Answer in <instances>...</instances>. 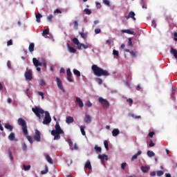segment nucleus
Listing matches in <instances>:
<instances>
[{
	"instance_id": "1",
	"label": "nucleus",
	"mask_w": 177,
	"mask_h": 177,
	"mask_svg": "<svg viewBox=\"0 0 177 177\" xmlns=\"http://www.w3.org/2000/svg\"><path fill=\"white\" fill-rule=\"evenodd\" d=\"M32 111H33L35 113V115L39 118V120H41V115L45 114L44 118L43 120V124L44 125H49L50 122H52V118H50V114L49 112L44 111V109L35 106V108L32 109Z\"/></svg>"
},
{
	"instance_id": "2",
	"label": "nucleus",
	"mask_w": 177,
	"mask_h": 177,
	"mask_svg": "<svg viewBox=\"0 0 177 177\" xmlns=\"http://www.w3.org/2000/svg\"><path fill=\"white\" fill-rule=\"evenodd\" d=\"M91 70L96 77H109V75H110L109 71L97 66L96 64L92 65Z\"/></svg>"
},
{
	"instance_id": "3",
	"label": "nucleus",
	"mask_w": 177,
	"mask_h": 177,
	"mask_svg": "<svg viewBox=\"0 0 177 177\" xmlns=\"http://www.w3.org/2000/svg\"><path fill=\"white\" fill-rule=\"evenodd\" d=\"M64 133V131L60 127L59 122H56L55 129L51 131V135L54 136V140H59L60 139V135Z\"/></svg>"
},
{
	"instance_id": "4",
	"label": "nucleus",
	"mask_w": 177,
	"mask_h": 177,
	"mask_svg": "<svg viewBox=\"0 0 177 177\" xmlns=\"http://www.w3.org/2000/svg\"><path fill=\"white\" fill-rule=\"evenodd\" d=\"M17 122L18 124L21 127L24 135L27 136V135H28V130L27 129V122H26V120L21 118H19L17 120Z\"/></svg>"
},
{
	"instance_id": "5",
	"label": "nucleus",
	"mask_w": 177,
	"mask_h": 177,
	"mask_svg": "<svg viewBox=\"0 0 177 177\" xmlns=\"http://www.w3.org/2000/svg\"><path fill=\"white\" fill-rule=\"evenodd\" d=\"M98 102L99 103H100L104 109H109V107H110V102H109L107 100L104 99L102 97H100L98 98Z\"/></svg>"
},
{
	"instance_id": "6",
	"label": "nucleus",
	"mask_w": 177,
	"mask_h": 177,
	"mask_svg": "<svg viewBox=\"0 0 177 177\" xmlns=\"http://www.w3.org/2000/svg\"><path fill=\"white\" fill-rule=\"evenodd\" d=\"M26 70L24 74L26 81H32V71L28 68Z\"/></svg>"
},
{
	"instance_id": "7",
	"label": "nucleus",
	"mask_w": 177,
	"mask_h": 177,
	"mask_svg": "<svg viewBox=\"0 0 177 177\" xmlns=\"http://www.w3.org/2000/svg\"><path fill=\"white\" fill-rule=\"evenodd\" d=\"M56 81H57V85L59 89L62 91V92H64V87H63V84L62 83V80H60V78H59V77H56Z\"/></svg>"
},
{
	"instance_id": "8",
	"label": "nucleus",
	"mask_w": 177,
	"mask_h": 177,
	"mask_svg": "<svg viewBox=\"0 0 177 177\" xmlns=\"http://www.w3.org/2000/svg\"><path fill=\"white\" fill-rule=\"evenodd\" d=\"M34 140H36V142H41V133L37 129L35 130Z\"/></svg>"
},
{
	"instance_id": "9",
	"label": "nucleus",
	"mask_w": 177,
	"mask_h": 177,
	"mask_svg": "<svg viewBox=\"0 0 177 177\" xmlns=\"http://www.w3.org/2000/svg\"><path fill=\"white\" fill-rule=\"evenodd\" d=\"M136 14L133 12V11H131L127 16H126L127 20L129 19H133V20H136V18L135 17Z\"/></svg>"
},
{
	"instance_id": "10",
	"label": "nucleus",
	"mask_w": 177,
	"mask_h": 177,
	"mask_svg": "<svg viewBox=\"0 0 177 177\" xmlns=\"http://www.w3.org/2000/svg\"><path fill=\"white\" fill-rule=\"evenodd\" d=\"M84 122H86V124H91V122H92V117L90 115L86 114L84 117Z\"/></svg>"
},
{
	"instance_id": "11",
	"label": "nucleus",
	"mask_w": 177,
	"mask_h": 177,
	"mask_svg": "<svg viewBox=\"0 0 177 177\" xmlns=\"http://www.w3.org/2000/svg\"><path fill=\"white\" fill-rule=\"evenodd\" d=\"M75 102L77 103L79 107L82 109V107H84V102H82V100L80 98V97H76Z\"/></svg>"
},
{
	"instance_id": "12",
	"label": "nucleus",
	"mask_w": 177,
	"mask_h": 177,
	"mask_svg": "<svg viewBox=\"0 0 177 177\" xmlns=\"http://www.w3.org/2000/svg\"><path fill=\"white\" fill-rule=\"evenodd\" d=\"M142 154V151H138L136 154H134L131 158V161H135V160H138V156Z\"/></svg>"
},
{
	"instance_id": "13",
	"label": "nucleus",
	"mask_w": 177,
	"mask_h": 177,
	"mask_svg": "<svg viewBox=\"0 0 177 177\" xmlns=\"http://www.w3.org/2000/svg\"><path fill=\"white\" fill-rule=\"evenodd\" d=\"M33 64L35 66V67H38V66H42V63L40 62L37 58L32 59Z\"/></svg>"
},
{
	"instance_id": "14",
	"label": "nucleus",
	"mask_w": 177,
	"mask_h": 177,
	"mask_svg": "<svg viewBox=\"0 0 177 177\" xmlns=\"http://www.w3.org/2000/svg\"><path fill=\"white\" fill-rule=\"evenodd\" d=\"M141 171L144 174H146L150 171V167L149 166H142L141 167Z\"/></svg>"
},
{
	"instance_id": "15",
	"label": "nucleus",
	"mask_w": 177,
	"mask_h": 177,
	"mask_svg": "<svg viewBox=\"0 0 177 177\" xmlns=\"http://www.w3.org/2000/svg\"><path fill=\"white\" fill-rule=\"evenodd\" d=\"M122 32H124L126 34H129L130 35H136V33L129 29H127V30H122Z\"/></svg>"
},
{
	"instance_id": "16",
	"label": "nucleus",
	"mask_w": 177,
	"mask_h": 177,
	"mask_svg": "<svg viewBox=\"0 0 177 177\" xmlns=\"http://www.w3.org/2000/svg\"><path fill=\"white\" fill-rule=\"evenodd\" d=\"M66 124H73V122H74V118H73L72 116L66 117Z\"/></svg>"
},
{
	"instance_id": "17",
	"label": "nucleus",
	"mask_w": 177,
	"mask_h": 177,
	"mask_svg": "<svg viewBox=\"0 0 177 177\" xmlns=\"http://www.w3.org/2000/svg\"><path fill=\"white\" fill-rule=\"evenodd\" d=\"M44 157H46V160L48 161V162H49V164H53V160L52 159V158H50V156H49L48 153H44Z\"/></svg>"
},
{
	"instance_id": "18",
	"label": "nucleus",
	"mask_w": 177,
	"mask_h": 177,
	"mask_svg": "<svg viewBox=\"0 0 177 177\" xmlns=\"http://www.w3.org/2000/svg\"><path fill=\"white\" fill-rule=\"evenodd\" d=\"M35 17H36V21L37 23H41V19H42V15H41L40 13H36Z\"/></svg>"
},
{
	"instance_id": "19",
	"label": "nucleus",
	"mask_w": 177,
	"mask_h": 177,
	"mask_svg": "<svg viewBox=\"0 0 177 177\" xmlns=\"http://www.w3.org/2000/svg\"><path fill=\"white\" fill-rule=\"evenodd\" d=\"M98 158L102 160H106V161L109 160V157L106 154L99 155Z\"/></svg>"
},
{
	"instance_id": "20",
	"label": "nucleus",
	"mask_w": 177,
	"mask_h": 177,
	"mask_svg": "<svg viewBox=\"0 0 177 177\" xmlns=\"http://www.w3.org/2000/svg\"><path fill=\"white\" fill-rule=\"evenodd\" d=\"M170 53L174 55V57L177 59V50L174 48H171Z\"/></svg>"
},
{
	"instance_id": "21",
	"label": "nucleus",
	"mask_w": 177,
	"mask_h": 177,
	"mask_svg": "<svg viewBox=\"0 0 177 177\" xmlns=\"http://www.w3.org/2000/svg\"><path fill=\"white\" fill-rule=\"evenodd\" d=\"M113 136H118L120 135V130L118 129H115L112 131Z\"/></svg>"
},
{
	"instance_id": "22",
	"label": "nucleus",
	"mask_w": 177,
	"mask_h": 177,
	"mask_svg": "<svg viewBox=\"0 0 177 177\" xmlns=\"http://www.w3.org/2000/svg\"><path fill=\"white\" fill-rule=\"evenodd\" d=\"M140 3L142 9H147V3H146V0H141Z\"/></svg>"
},
{
	"instance_id": "23",
	"label": "nucleus",
	"mask_w": 177,
	"mask_h": 177,
	"mask_svg": "<svg viewBox=\"0 0 177 177\" xmlns=\"http://www.w3.org/2000/svg\"><path fill=\"white\" fill-rule=\"evenodd\" d=\"M4 127L6 129H9L10 132H12V131H13V126L9 124V123H6Z\"/></svg>"
},
{
	"instance_id": "24",
	"label": "nucleus",
	"mask_w": 177,
	"mask_h": 177,
	"mask_svg": "<svg viewBox=\"0 0 177 177\" xmlns=\"http://www.w3.org/2000/svg\"><path fill=\"white\" fill-rule=\"evenodd\" d=\"M15 133H10V134L8 136V139L11 142H13V140H15Z\"/></svg>"
},
{
	"instance_id": "25",
	"label": "nucleus",
	"mask_w": 177,
	"mask_h": 177,
	"mask_svg": "<svg viewBox=\"0 0 177 177\" xmlns=\"http://www.w3.org/2000/svg\"><path fill=\"white\" fill-rule=\"evenodd\" d=\"M85 168H87V169H92V165H91V162L89 160H87L85 164Z\"/></svg>"
},
{
	"instance_id": "26",
	"label": "nucleus",
	"mask_w": 177,
	"mask_h": 177,
	"mask_svg": "<svg viewBox=\"0 0 177 177\" xmlns=\"http://www.w3.org/2000/svg\"><path fill=\"white\" fill-rule=\"evenodd\" d=\"M35 45L34 44V43H30L29 45V52L32 53V51L34 50V48H35Z\"/></svg>"
},
{
	"instance_id": "27",
	"label": "nucleus",
	"mask_w": 177,
	"mask_h": 177,
	"mask_svg": "<svg viewBox=\"0 0 177 177\" xmlns=\"http://www.w3.org/2000/svg\"><path fill=\"white\" fill-rule=\"evenodd\" d=\"M68 48L69 52H71V53H75V52H77V50H75V48L70 46V45L68 44Z\"/></svg>"
},
{
	"instance_id": "28",
	"label": "nucleus",
	"mask_w": 177,
	"mask_h": 177,
	"mask_svg": "<svg viewBox=\"0 0 177 177\" xmlns=\"http://www.w3.org/2000/svg\"><path fill=\"white\" fill-rule=\"evenodd\" d=\"M73 74L77 77H81V73L77 69H73Z\"/></svg>"
},
{
	"instance_id": "29",
	"label": "nucleus",
	"mask_w": 177,
	"mask_h": 177,
	"mask_svg": "<svg viewBox=\"0 0 177 177\" xmlns=\"http://www.w3.org/2000/svg\"><path fill=\"white\" fill-rule=\"evenodd\" d=\"M94 149H95L96 153H102V147H97V145H95L94 147Z\"/></svg>"
},
{
	"instance_id": "30",
	"label": "nucleus",
	"mask_w": 177,
	"mask_h": 177,
	"mask_svg": "<svg viewBox=\"0 0 177 177\" xmlns=\"http://www.w3.org/2000/svg\"><path fill=\"white\" fill-rule=\"evenodd\" d=\"M147 154L148 157H154V156H156V153H154V152H153L152 151H148L147 152Z\"/></svg>"
},
{
	"instance_id": "31",
	"label": "nucleus",
	"mask_w": 177,
	"mask_h": 177,
	"mask_svg": "<svg viewBox=\"0 0 177 177\" xmlns=\"http://www.w3.org/2000/svg\"><path fill=\"white\" fill-rule=\"evenodd\" d=\"M80 131H81L82 135H83V136H85V135H86V133H85V126H81Z\"/></svg>"
},
{
	"instance_id": "32",
	"label": "nucleus",
	"mask_w": 177,
	"mask_h": 177,
	"mask_svg": "<svg viewBox=\"0 0 177 177\" xmlns=\"http://www.w3.org/2000/svg\"><path fill=\"white\" fill-rule=\"evenodd\" d=\"M39 85H41V86H45L46 85V82H45V80L41 79L39 80Z\"/></svg>"
},
{
	"instance_id": "33",
	"label": "nucleus",
	"mask_w": 177,
	"mask_h": 177,
	"mask_svg": "<svg viewBox=\"0 0 177 177\" xmlns=\"http://www.w3.org/2000/svg\"><path fill=\"white\" fill-rule=\"evenodd\" d=\"M23 167H24V171H30V169H31L30 165H23Z\"/></svg>"
},
{
	"instance_id": "34",
	"label": "nucleus",
	"mask_w": 177,
	"mask_h": 177,
	"mask_svg": "<svg viewBox=\"0 0 177 177\" xmlns=\"http://www.w3.org/2000/svg\"><path fill=\"white\" fill-rule=\"evenodd\" d=\"M84 12L86 13V15H91L92 13V11L88 8H85Z\"/></svg>"
},
{
	"instance_id": "35",
	"label": "nucleus",
	"mask_w": 177,
	"mask_h": 177,
	"mask_svg": "<svg viewBox=\"0 0 177 177\" xmlns=\"http://www.w3.org/2000/svg\"><path fill=\"white\" fill-rule=\"evenodd\" d=\"M73 44H75V45H79L80 40H78L76 37H74L73 39Z\"/></svg>"
},
{
	"instance_id": "36",
	"label": "nucleus",
	"mask_w": 177,
	"mask_h": 177,
	"mask_svg": "<svg viewBox=\"0 0 177 177\" xmlns=\"http://www.w3.org/2000/svg\"><path fill=\"white\" fill-rule=\"evenodd\" d=\"M104 146L106 150L109 151V142H107V140H105L104 142Z\"/></svg>"
},
{
	"instance_id": "37",
	"label": "nucleus",
	"mask_w": 177,
	"mask_h": 177,
	"mask_svg": "<svg viewBox=\"0 0 177 177\" xmlns=\"http://www.w3.org/2000/svg\"><path fill=\"white\" fill-rule=\"evenodd\" d=\"M26 138L28 139V142H30V144L32 145V138H31V136H26Z\"/></svg>"
},
{
	"instance_id": "38",
	"label": "nucleus",
	"mask_w": 177,
	"mask_h": 177,
	"mask_svg": "<svg viewBox=\"0 0 177 177\" xmlns=\"http://www.w3.org/2000/svg\"><path fill=\"white\" fill-rule=\"evenodd\" d=\"M157 176H162V175H164V171L159 170L156 171Z\"/></svg>"
},
{
	"instance_id": "39",
	"label": "nucleus",
	"mask_w": 177,
	"mask_h": 177,
	"mask_svg": "<svg viewBox=\"0 0 177 177\" xmlns=\"http://www.w3.org/2000/svg\"><path fill=\"white\" fill-rule=\"evenodd\" d=\"M128 45H129V46H131V48H132V46H133V44H132V39L131 38H129Z\"/></svg>"
},
{
	"instance_id": "40",
	"label": "nucleus",
	"mask_w": 177,
	"mask_h": 177,
	"mask_svg": "<svg viewBox=\"0 0 177 177\" xmlns=\"http://www.w3.org/2000/svg\"><path fill=\"white\" fill-rule=\"evenodd\" d=\"M53 19V15H50L47 17L48 21H50V23H52V19Z\"/></svg>"
},
{
	"instance_id": "41",
	"label": "nucleus",
	"mask_w": 177,
	"mask_h": 177,
	"mask_svg": "<svg viewBox=\"0 0 177 177\" xmlns=\"http://www.w3.org/2000/svg\"><path fill=\"white\" fill-rule=\"evenodd\" d=\"M41 175H45V174H48V166H46L45 170H42L41 171Z\"/></svg>"
},
{
	"instance_id": "42",
	"label": "nucleus",
	"mask_w": 177,
	"mask_h": 177,
	"mask_svg": "<svg viewBox=\"0 0 177 177\" xmlns=\"http://www.w3.org/2000/svg\"><path fill=\"white\" fill-rule=\"evenodd\" d=\"M66 74H67V77L73 75V73H71V70L70 68H68L66 70Z\"/></svg>"
},
{
	"instance_id": "43",
	"label": "nucleus",
	"mask_w": 177,
	"mask_h": 177,
	"mask_svg": "<svg viewBox=\"0 0 177 177\" xmlns=\"http://www.w3.org/2000/svg\"><path fill=\"white\" fill-rule=\"evenodd\" d=\"M8 156L10 157V160H13V156H12V151H10V149H8Z\"/></svg>"
},
{
	"instance_id": "44",
	"label": "nucleus",
	"mask_w": 177,
	"mask_h": 177,
	"mask_svg": "<svg viewBox=\"0 0 177 177\" xmlns=\"http://www.w3.org/2000/svg\"><path fill=\"white\" fill-rule=\"evenodd\" d=\"M127 102L130 104V106H132V104L133 103V100L129 98L127 100Z\"/></svg>"
},
{
	"instance_id": "45",
	"label": "nucleus",
	"mask_w": 177,
	"mask_h": 177,
	"mask_svg": "<svg viewBox=\"0 0 177 177\" xmlns=\"http://www.w3.org/2000/svg\"><path fill=\"white\" fill-rule=\"evenodd\" d=\"M80 35H81L82 38H83L84 39H86V34H85L84 32H80Z\"/></svg>"
},
{
	"instance_id": "46",
	"label": "nucleus",
	"mask_w": 177,
	"mask_h": 177,
	"mask_svg": "<svg viewBox=\"0 0 177 177\" xmlns=\"http://www.w3.org/2000/svg\"><path fill=\"white\" fill-rule=\"evenodd\" d=\"M103 3L106 5V6H110V1L109 0H103Z\"/></svg>"
},
{
	"instance_id": "47",
	"label": "nucleus",
	"mask_w": 177,
	"mask_h": 177,
	"mask_svg": "<svg viewBox=\"0 0 177 177\" xmlns=\"http://www.w3.org/2000/svg\"><path fill=\"white\" fill-rule=\"evenodd\" d=\"M102 32V30L100 28H95V34H100Z\"/></svg>"
},
{
	"instance_id": "48",
	"label": "nucleus",
	"mask_w": 177,
	"mask_h": 177,
	"mask_svg": "<svg viewBox=\"0 0 177 177\" xmlns=\"http://www.w3.org/2000/svg\"><path fill=\"white\" fill-rule=\"evenodd\" d=\"M49 34V29H46L43 31V35H48Z\"/></svg>"
},
{
	"instance_id": "49",
	"label": "nucleus",
	"mask_w": 177,
	"mask_h": 177,
	"mask_svg": "<svg viewBox=\"0 0 177 177\" xmlns=\"http://www.w3.org/2000/svg\"><path fill=\"white\" fill-rule=\"evenodd\" d=\"M156 146V144L153 142V140H151L149 142V147H154Z\"/></svg>"
},
{
	"instance_id": "50",
	"label": "nucleus",
	"mask_w": 177,
	"mask_h": 177,
	"mask_svg": "<svg viewBox=\"0 0 177 177\" xmlns=\"http://www.w3.org/2000/svg\"><path fill=\"white\" fill-rule=\"evenodd\" d=\"M113 55H114V56H119V53H118V50H113Z\"/></svg>"
},
{
	"instance_id": "51",
	"label": "nucleus",
	"mask_w": 177,
	"mask_h": 177,
	"mask_svg": "<svg viewBox=\"0 0 177 177\" xmlns=\"http://www.w3.org/2000/svg\"><path fill=\"white\" fill-rule=\"evenodd\" d=\"M74 27H75V30L78 29V21H74Z\"/></svg>"
},
{
	"instance_id": "52",
	"label": "nucleus",
	"mask_w": 177,
	"mask_h": 177,
	"mask_svg": "<svg viewBox=\"0 0 177 177\" xmlns=\"http://www.w3.org/2000/svg\"><path fill=\"white\" fill-rule=\"evenodd\" d=\"M11 45H13V41H12V39H10V40L7 42V46H10Z\"/></svg>"
},
{
	"instance_id": "53",
	"label": "nucleus",
	"mask_w": 177,
	"mask_h": 177,
	"mask_svg": "<svg viewBox=\"0 0 177 177\" xmlns=\"http://www.w3.org/2000/svg\"><path fill=\"white\" fill-rule=\"evenodd\" d=\"M125 167H127V162H123L121 164V168L122 169H125Z\"/></svg>"
},
{
	"instance_id": "54",
	"label": "nucleus",
	"mask_w": 177,
	"mask_h": 177,
	"mask_svg": "<svg viewBox=\"0 0 177 177\" xmlns=\"http://www.w3.org/2000/svg\"><path fill=\"white\" fill-rule=\"evenodd\" d=\"M22 149L24 151L27 150V145L26 143L22 144Z\"/></svg>"
},
{
	"instance_id": "55",
	"label": "nucleus",
	"mask_w": 177,
	"mask_h": 177,
	"mask_svg": "<svg viewBox=\"0 0 177 177\" xmlns=\"http://www.w3.org/2000/svg\"><path fill=\"white\" fill-rule=\"evenodd\" d=\"M86 105L87 106V107H92V102H90V101H88V102L86 103Z\"/></svg>"
},
{
	"instance_id": "56",
	"label": "nucleus",
	"mask_w": 177,
	"mask_h": 177,
	"mask_svg": "<svg viewBox=\"0 0 177 177\" xmlns=\"http://www.w3.org/2000/svg\"><path fill=\"white\" fill-rule=\"evenodd\" d=\"M72 76H67V80L69 82H73V80L71 78Z\"/></svg>"
},
{
	"instance_id": "57",
	"label": "nucleus",
	"mask_w": 177,
	"mask_h": 177,
	"mask_svg": "<svg viewBox=\"0 0 177 177\" xmlns=\"http://www.w3.org/2000/svg\"><path fill=\"white\" fill-rule=\"evenodd\" d=\"M130 55L132 56V57H136V53L134 51L130 52Z\"/></svg>"
},
{
	"instance_id": "58",
	"label": "nucleus",
	"mask_w": 177,
	"mask_h": 177,
	"mask_svg": "<svg viewBox=\"0 0 177 177\" xmlns=\"http://www.w3.org/2000/svg\"><path fill=\"white\" fill-rule=\"evenodd\" d=\"M38 95H39V96H41V99H42V100H44V93L43 92H41V91H39L38 92Z\"/></svg>"
},
{
	"instance_id": "59",
	"label": "nucleus",
	"mask_w": 177,
	"mask_h": 177,
	"mask_svg": "<svg viewBox=\"0 0 177 177\" xmlns=\"http://www.w3.org/2000/svg\"><path fill=\"white\" fill-rule=\"evenodd\" d=\"M154 131H151V132H149V138H153V136H154Z\"/></svg>"
},
{
	"instance_id": "60",
	"label": "nucleus",
	"mask_w": 177,
	"mask_h": 177,
	"mask_svg": "<svg viewBox=\"0 0 177 177\" xmlns=\"http://www.w3.org/2000/svg\"><path fill=\"white\" fill-rule=\"evenodd\" d=\"M152 27H153L154 28H156V27H157V24H156V21H152V24H151Z\"/></svg>"
},
{
	"instance_id": "61",
	"label": "nucleus",
	"mask_w": 177,
	"mask_h": 177,
	"mask_svg": "<svg viewBox=\"0 0 177 177\" xmlns=\"http://www.w3.org/2000/svg\"><path fill=\"white\" fill-rule=\"evenodd\" d=\"M7 66L8 68H12V64L10 63V61H8Z\"/></svg>"
},
{
	"instance_id": "62",
	"label": "nucleus",
	"mask_w": 177,
	"mask_h": 177,
	"mask_svg": "<svg viewBox=\"0 0 177 177\" xmlns=\"http://www.w3.org/2000/svg\"><path fill=\"white\" fill-rule=\"evenodd\" d=\"M156 171H151V173H150V175H151V176H156Z\"/></svg>"
},
{
	"instance_id": "63",
	"label": "nucleus",
	"mask_w": 177,
	"mask_h": 177,
	"mask_svg": "<svg viewBox=\"0 0 177 177\" xmlns=\"http://www.w3.org/2000/svg\"><path fill=\"white\" fill-rule=\"evenodd\" d=\"M54 13H62V11L59 9H56L55 11H54Z\"/></svg>"
},
{
	"instance_id": "64",
	"label": "nucleus",
	"mask_w": 177,
	"mask_h": 177,
	"mask_svg": "<svg viewBox=\"0 0 177 177\" xmlns=\"http://www.w3.org/2000/svg\"><path fill=\"white\" fill-rule=\"evenodd\" d=\"M174 41H177V32H174Z\"/></svg>"
}]
</instances>
